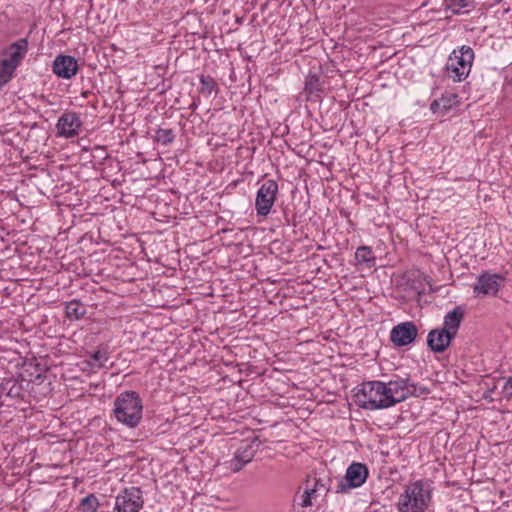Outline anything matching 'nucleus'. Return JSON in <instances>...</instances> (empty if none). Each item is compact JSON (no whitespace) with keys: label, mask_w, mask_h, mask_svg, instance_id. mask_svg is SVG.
I'll return each instance as SVG.
<instances>
[{"label":"nucleus","mask_w":512,"mask_h":512,"mask_svg":"<svg viewBox=\"0 0 512 512\" xmlns=\"http://www.w3.org/2000/svg\"><path fill=\"white\" fill-rule=\"evenodd\" d=\"M113 415L127 428L139 426L143 418V402L136 391L121 392L113 402Z\"/></svg>","instance_id":"nucleus-1"},{"label":"nucleus","mask_w":512,"mask_h":512,"mask_svg":"<svg viewBox=\"0 0 512 512\" xmlns=\"http://www.w3.org/2000/svg\"><path fill=\"white\" fill-rule=\"evenodd\" d=\"M431 501L430 485L422 480L406 486L398 501L399 512H424Z\"/></svg>","instance_id":"nucleus-2"},{"label":"nucleus","mask_w":512,"mask_h":512,"mask_svg":"<svg viewBox=\"0 0 512 512\" xmlns=\"http://www.w3.org/2000/svg\"><path fill=\"white\" fill-rule=\"evenodd\" d=\"M28 52V40L21 38L1 51L0 59V89L7 84L15 74Z\"/></svg>","instance_id":"nucleus-3"},{"label":"nucleus","mask_w":512,"mask_h":512,"mask_svg":"<svg viewBox=\"0 0 512 512\" xmlns=\"http://www.w3.org/2000/svg\"><path fill=\"white\" fill-rule=\"evenodd\" d=\"M386 384L381 381H370L362 384L355 394L356 403L366 410L385 409L394 406V401L386 400Z\"/></svg>","instance_id":"nucleus-4"},{"label":"nucleus","mask_w":512,"mask_h":512,"mask_svg":"<svg viewBox=\"0 0 512 512\" xmlns=\"http://www.w3.org/2000/svg\"><path fill=\"white\" fill-rule=\"evenodd\" d=\"M474 60V51L471 47L463 45L453 50L446 66L447 75L454 82H461L469 75Z\"/></svg>","instance_id":"nucleus-5"},{"label":"nucleus","mask_w":512,"mask_h":512,"mask_svg":"<svg viewBox=\"0 0 512 512\" xmlns=\"http://www.w3.org/2000/svg\"><path fill=\"white\" fill-rule=\"evenodd\" d=\"M144 505L143 493L139 487L125 488L115 498V512H139Z\"/></svg>","instance_id":"nucleus-6"},{"label":"nucleus","mask_w":512,"mask_h":512,"mask_svg":"<svg viewBox=\"0 0 512 512\" xmlns=\"http://www.w3.org/2000/svg\"><path fill=\"white\" fill-rule=\"evenodd\" d=\"M278 194V183L275 180H265L257 191L255 209L257 215L267 216L274 205Z\"/></svg>","instance_id":"nucleus-7"},{"label":"nucleus","mask_w":512,"mask_h":512,"mask_svg":"<svg viewBox=\"0 0 512 512\" xmlns=\"http://www.w3.org/2000/svg\"><path fill=\"white\" fill-rule=\"evenodd\" d=\"M369 475L368 468L365 464L360 462H353L349 465L344 476V480H341L337 487V493H344L349 489L358 488L363 485Z\"/></svg>","instance_id":"nucleus-8"},{"label":"nucleus","mask_w":512,"mask_h":512,"mask_svg":"<svg viewBox=\"0 0 512 512\" xmlns=\"http://www.w3.org/2000/svg\"><path fill=\"white\" fill-rule=\"evenodd\" d=\"M386 384V400L394 401V405L406 400L411 395H418L417 386L409 383V378L390 380Z\"/></svg>","instance_id":"nucleus-9"},{"label":"nucleus","mask_w":512,"mask_h":512,"mask_svg":"<svg viewBox=\"0 0 512 512\" xmlns=\"http://www.w3.org/2000/svg\"><path fill=\"white\" fill-rule=\"evenodd\" d=\"M505 277L498 273L484 272L477 277L473 287L475 296H495L504 286Z\"/></svg>","instance_id":"nucleus-10"},{"label":"nucleus","mask_w":512,"mask_h":512,"mask_svg":"<svg viewBox=\"0 0 512 512\" xmlns=\"http://www.w3.org/2000/svg\"><path fill=\"white\" fill-rule=\"evenodd\" d=\"M418 335V328L412 321L402 322L394 326L390 332L391 342L397 346H407L413 343Z\"/></svg>","instance_id":"nucleus-11"},{"label":"nucleus","mask_w":512,"mask_h":512,"mask_svg":"<svg viewBox=\"0 0 512 512\" xmlns=\"http://www.w3.org/2000/svg\"><path fill=\"white\" fill-rule=\"evenodd\" d=\"M257 439L251 442L242 443L235 451L233 458L229 461V469L233 472L240 471L246 464L252 461L256 454V447L259 444H255Z\"/></svg>","instance_id":"nucleus-12"},{"label":"nucleus","mask_w":512,"mask_h":512,"mask_svg":"<svg viewBox=\"0 0 512 512\" xmlns=\"http://www.w3.org/2000/svg\"><path fill=\"white\" fill-rule=\"evenodd\" d=\"M82 122L76 112L63 113L57 122V131L60 136L72 138L79 134Z\"/></svg>","instance_id":"nucleus-13"},{"label":"nucleus","mask_w":512,"mask_h":512,"mask_svg":"<svg viewBox=\"0 0 512 512\" xmlns=\"http://www.w3.org/2000/svg\"><path fill=\"white\" fill-rule=\"evenodd\" d=\"M454 338L443 328L432 329L427 336V345L434 353H443Z\"/></svg>","instance_id":"nucleus-14"},{"label":"nucleus","mask_w":512,"mask_h":512,"mask_svg":"<svg viewBox=\"0 0 512 512\" xmlns=\"http://www.w3.org/2000/svg\"><path fill=\"white\" fill-rule=\"evenodd\" d=\"M53 72L60 78L71 79L78 72V63L72 56L59 55L53 62Z\"/></svg>","instance_id":"nucleus-15"},{"label":"nucleus","mask_w":512,"mask_h":512,"mask_svg":"<svg viewBox=\"0 0 512 512\" xmlns=\"http://www.w3.org/2000/svg\"><path fill=\"white\" fill-rule=\"evenodd\" d=\"M464 309L461 306H456L453 310L449 311L444 316L443 329L449 331L451 335L456 337L460 328L461 322L464 319Z\"/></svg>","instance_id":"nucleus-16"},{"label":"nucleus","mask_w":512,"mask_h":512,"mask_svg":"<svg viewBox=\"0 0 512 512\" xmlns=\"http://www.w3.org/2000/svg\"><path fill=\"white\" fill-rule=\"evenodd\" d=\"M22 385L14 378L4 379L0 384V397L17 399L22 396Z\"/></svg>","instance_id":"nucleus-17"},{"label":"nucleus","mask_w":512,"mask_h":512,"mask_svg":"<svg viewBox=\"0 0 512 512\" xmlns=\"http://www.w3.org/2000/svg\"><path fill=\"white\" fill-rule=\"evenodd\" d=\"M355 260L357 265L366 268H372L376 264V257L370 246H360L355 252Z\"/></svg>","instance_id":"nucleus-18"},{"label":"nucleus","mask_w":512,"mask_h":512,"mask_svg":"<svg viewBox=\"0 0 512 512\" xmlns=\"http://www.w3.org/2000/svg\"><path fill=\"white\" fill-rule=\"evenodd\" d=\"M65 312L70 320H79L86 314V308L79 300L73 299L66 303Z\"/></svg>","instance_id":"nucleus-19"},{"label":"nucleus","mask_w":512,"mask_h":512,"mask_svg":"<svg viewBox=\"0 0 512 512\" xmlns=\"http://www.w3.org/2000/svg\"><path fill=\"white\" fill-rule=\"evenodd\" d=\"M316 497V490L305 489L301 494L297 493L294 498V507L307 508L312 506V499Z\"/></svg>","instance_id":"nucleus-20"},{"label":"nucleus","mask_w":512,"mask_h":512,"mask_svg":"<svg viewBox=\"0 0 512 512\" xmlns=\"http://www.w3.org/2000/svg\"><path fill=\"white\" fill-rule=\"evenodd\" d=\"M473 3L474 0H446V6L453 14L467 12Z\"/></svg>","instance_id":"nucleus-21"},{"label":"nucleus","mask_w":512,"mask_h":512,"mask_svg":"<svg viewBox=\"0 0 512 512\" xmlns=\"http://www.w3.org/2000/svg\"><path fill=\"white\" fill-rule=\"evenodd\" d=\"M175 136V132L171 128H158L154 140L159 144L168 145L174 141Z\"/></svg>","instance_id":"nucleus-22"},{"label":"nucleus","mask_w":512,"mask_h":512,"mask_svg":"<svg viewBox=\"0 0 512 512\" xmlns=\"http://www.w3.org/2000/svg\"><path fill=\"white\" fill-rule=\"evenodd\" d=\"M79 507L82 512H96L99 507L98 498L89 494L81 500Z\"/></svg>","instance_id":"nucleus-23"},{"label":"nucleus","mask_w":512,"mask_h":512,"mask_svg":"<svg viewBox=\"0 0 512 512\" xmlns=\"http://www.w3.org/2000/svg\"><path fill=\"white\" fill-rule=\"evenodd\" d=\"M91 360L88 361V364L95 368H102L105 365V362L108 360V353L106 351L97 350L93 352L90 356Z\"/></svg>","instance_id":"nucleus-24"},{"label":"nucleus","mask_w":512,"mask_h":512,"mask_svg":"<svg viewBox=\"0 0 512 512\" xmlns=\"http://www.w3.org/2000/svg\"><path fill=\"white\" fill-rule=\"evenodd\" d=\"M200 84H201V88H200L201 92L206 93L208 95H210L217 88V84H216L215 80L210 76L201 75Z\"/></svg>","instance_id":"nucleus-25"},{"label":"nucleus","mask_w":512,"mask_h":512,"mask_svg":"<svg viewBox=\"0 0 512 512\" xmlns=\"http://www.w3.org/2000/svg\"><path fill=\"white\" fill-rule=\"evenodd\" d=\"M321 83L317 76H309L305 82V90L309 94L321 91Z\"/></svg>","instance_id":"nucleus-26"},{"label":"nucleus","mask_w":512,"mask_h":512,"mask_svg":"<svg viewBox=\"0 0 512 512\" xmlns=\"http://www.w3.org/2000/svg\"><path fill=\"white\" fill-rule=\"evenodd\" d=\"M458 96L454 93L442 95L440 101L442 103L443 112L448 111L451 107L456 105Z\"/></svg>","instance_id":"nucleus-27"},{"label":"nucleus","mask_w":512,"mask_h":512,"mask_svg":"<svg viewBox=\"0 0 512 512\" xmlns=\"http://www.w3.org/2000/svg\"><path fill=\"white\" fill-rule=\"evenodd\" d=\"M502 393L505 398H507V399L512 398V376L508 377L505 380V383L502 388Z\"/></svg>","instance_id":"nucleus-28"},{"label":"nucleus","mask_w":512,"mask_h":512,"mask_svg":"<svg viewBox=\"0 0 512 512\" xmlns=\"http://www.w3.org/2000/svg\"><path fill=\"white\" fill-rule=\"evenodd\" d=\"M430 109L433 111V112H437L439 109H442V103L440 101V98L437 99V100H434L431 105H430Z\"/></svg>","instance_id":"nucleus-29"},{"label":"nucleus","mask_w":512,"mask_h":512,"mask_svg":"<svg viewBox=\"0 0 512 512\" xmlns=\"http://www.w3.org/2000/svg\"><path fill=\"white\" fill-rule=\"evenodd\" d=\"M428 389L424 387H419V394L427 393Z\"/></svg>","instance_id":"nucleus-30"},{"label":"nucleus","mask_w":512,"mask_h":512,"mask_svg":"<svg viewBox=\"0 0 512 512\" xmlns=\"http://www.w3.org/2000/svg\"><path fill=\"white\" fill-rule=\"evenodd\" d=\"M47 167V162H44V167H41V170H45Z\"/></svg>","instance_id":"nucleus-31"}]
</instances>
